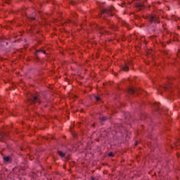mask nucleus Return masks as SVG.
I'll return each mask as SVG.
<instances>
[{
  "mask_svg": "<svg viewBox=\"0 0 180 180\" xmlns=\"http://www.w3.org/2000/svg\"><path fill=\"white\" fill-rule=\"evenodd\" d=\"M106 119L105 117H103L102 118V120H105Z\"/></svg>",
  "mask_w": 180,
  "mask_h": 180,
  "instance_id": "nucleus-11",
  "label": "nucleus"
},
{
  "mask_svg": "<svg viewBox=\"0 0 180 180\" xmlns=\"http://www.w3.org/2000/svg\"><path fill=\"white\" fill-rule=\"evenodd\" d=\"M38 53H43V54H46V51H37V54H38Z\"/></svg>",
  "mask_w": 180,
  "mask_h": 180,
  "instance_id": "nucleus-7",
  "label": "nucleus"
},
{
  "mask_svg": "<svg viewBox=\"0 0 180 180\" xmlns=\"http://www.w3.org/2000/svg\"><path fill=\"white\" fill-rule=\"evenodd\" d=\"M135 145L137 146V143H136Z\"/></svg>",
  "mask_w": 180,
  "mask_h": 180,
  "instance_id": "nucleus-14",
  "label": "nucleus"
},
{
  "mask_svg": "<svg viewBox=\"0 0 180 180\" xmlns=\"http://www.w3.org/2000/svg\"><path fill=\"white\" fill-rule=\"evenodd\" d=\"M180 156V155H177V157H179Z\"/></svg>",
  "mask_w": 180,
  "mask_h": 180,
  "instance_id": "nucleus-13",
  "label": "nucleus"
},
{
  "mask_svg": "<svg viewBox=\"0 0 180 180\" xmlns=\"http://www.w3.org/2000/svg\"><path fill=\"white\" fill-rule=\"evenodd\" d=\"M129 94H134V92H136V90H134V89H133V88H130L129 89Z\"/></svg>",
  "mask_w": 180,
  "mask_h": 180,
  "instance_id": "nucleus-3",
  "label": "nucleus"
},
{
  "mask_svg": "<svg viewBox=\"0 0 180 180\" xmlns=\"http://www.w3.org/2000/svg\"><path fill=\"white\" fill-rule=\"evenodd\" d=\"M58 154L60 156V157H65V153L61 152V151H58Z\"/></svg>",
  "mask_w": 180,
  "mask_h": 180,
  "instance_id": "nucleus-4",
  "label": "nucleus"
},
{
  "mask_svg": "<svg viewBox=\"0 0 180 180\" xmlns=\"http://www.w3.org/2000/svg\"><path fill=\"white\" fill-rule=\"evenodd\" d=\"M122 70L124 71H129V66H127V65H123L122 66Z\"/></svg>",
  "mask_w": 180,
  "mask_h": 180,
  "instance_id": "nucleus-1",
  "label": "nucleus"
},
{
  "mask_svg": "<svg viewBox=\"0 0 180 180\" xmlns=\"http://www.w3.org/2000/svg\"><path fill=\"white\" fill-rule=\"evenodd\" d=\"M95 99H96L97 101H101V98L98 97V96H94Z\"/></svg>",
  "mask_w": 180,
  "mask_h": 180,
  "instance_id": "nucleus-9",
  "label": "nucleus"
},
{
  "mask_svg": "<svg viewBox=\"0 0 180 180\" xmlns=\"http://www.w3.org/2000/svg\"><path fill=\"white\" fill-rule=\"evenodd\" d=\"M4 161H6V162H8V161H10L11 158L10 157H4Z\"/></svg>",
  "mask_w": 180,
  "mask_h": 180,
  "instance_id": "nucleus-5",
  "label": "nucleus"
},
{
  "mask_svg": "<svg viewBox=\"0 0 180 180\" xmlns=\"http://www.w3.org/2000/svg\"><path fill=\"white\" fill-rule=\"evenodd\" d=\"M109 12H110V11H109V10L105 9V10L103 11V13H108V14L109 15Z\"/></svg>",
  "mask_w": 180,
  "mask_h": 180,
  "instance_id": "nucleus-8",
  "label": "nucleus"
},
{
  "mask_svg": "<svg viewBox=\"0 0 180 180\" xmlns=\"http://www.w3.org/2000/svg\"><path fill=\"white\" fill-rule=\"evenodd\" d=\"M37 99H38L37 96H33V97L32 98V101L33 102H37Z\"/></svg>",
  "mask_w": 180,
  "mask_h": 180,
  "instance_id": "nucleus-6",
  "label": "nucleus"
},
{
  "mask_svg": "<svg viewBox=\"0 0 180 180\" xmlns=\"http://www.w3.org/2000/svg\"><path fill=\"white\" fill-rule=\"evenodd\" d=\"M91 180H95V179L94 177H91Z\"/></svg>",
  "mask_w": 180,
  "mask_h": 180,
  "instance_id": "nucleus-12",
  "label": "nucleus"
},
{
  "mask_svg": "<svg viewBox=\"0 0 180 180\" xmlns=\"http://www.w3.org/2000/svg\"><path fill=\"white\" fill-rule=\"evenodd\" d=\"M156 19H157V16L156 15H152L150 17V22H155Z\"/></svg>",
  "mask_w": 180,
  "mask_h": 180,
  "instance_id": "nucleus-2",
  "label": "nucleus"
},
{
  "mask_svg": "<svg viewBox=\"0 0 180 180\" xmlns=\"http://www.w3.org/2000/svg\"><path fill=\"white\" fill-rule=\"evenodd\" d=\"M113 155H113L112 153H110L108 154V156H109V157H113Z\"/></svg>",
  "mask_w": 180,
  "mask_h": 180,
  "instance_id": "nucleus-10",
  "label": "nucleus"
}]
</instances>
